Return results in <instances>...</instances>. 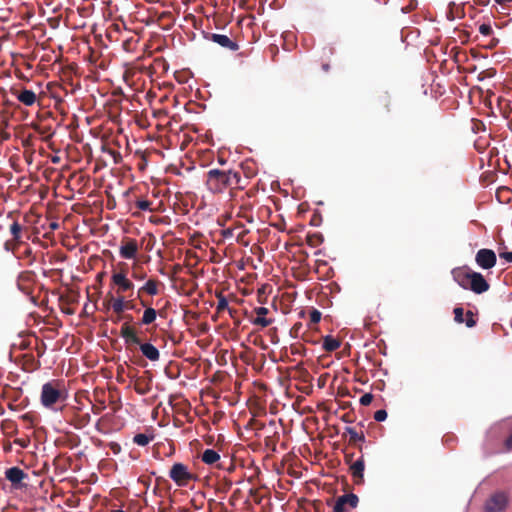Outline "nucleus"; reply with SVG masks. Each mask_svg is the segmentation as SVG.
Segmentation results:
<instances>
[{"mask_svg":"<svg viewBox=\"0 0 512 512\" xmlns=\"http://www.w3.org/2000/svg\"><path fill=\"white\" fill-rule=\"evenodd\" d=\"M205 185L213 194H223L226 191L233 199L237 191L244 187L241 185V175L233 170L211 169L206 173Z\"/></svg>","mask_w":512,"mask_h":512,"instance_id":"1","label":"nucleus"},{"mask_svg":"<svg viewBox=\"0 0 512 512\" xmlns=\"http://www.w3.org/2000/svg\"><path fill=\"white\" fill-rule=\"evenodd\" d=\"M67 398V391L63 382L53 380L45 383L41 391V403L46 408H52L58 402H64Z\"/></svg>","mask_w":512,"mask_h":512,"instance_id":"2","label":"nucleus"},{"mask_svg":"<svg viewBox=\"0 0 512 512\" xmlns=\"http://www.w3.org/2000/svg\"><path fill=\"white\" fill-rule=\"evenodd\" d=\"M169 477L179 487L187 486L190 481L195 479V475L192 474L183 463L173 464L169 471Z\"/></svg>","mask_w":512,"mask_h":512,"instance_id":"3","label":"nucleus"},{"mask_svg":"<svg viewBox=\"0 0 512 512\" xmlns=\"http://www.w3.org/2000/svg\"><path fill=\"white\" fill-rule=\"evenodd\" d=\"M507 505V494L502 491L496 492L485 502L484 512H502Z\"/></svg>","mask_w":512,"mask_h":512,"instance_id":"4","label":"nucleus"},{"mask_svg":"<svg viewBox=\"0 0 512 512\" xmlns=\"http://www.w3.org/2000/svg\"><path fill=\"white\" fill-rule=\"evenodd\" d=\"M111 281L117 287L116 292L119 296L134 289L133 282L127 278L124 270L114 272L111 276Z\"/></svg>","mask_w":512,"mask_h":512,"instance_id":"5","label":"nucleus"},{"mask_svg":"<svg viewBox=\"0 0 512 512\" xmlns=\"http://www.w3.org/2000/svg\"><path fill=\"white\" fill-rule=\"evenodd\" d=\"M357 495L350 493L344 494L336 499L333 505V512H350L358 504Z\"/></svg>","mask_w":512,"mask_h":512,"instance_id":"6","label":"nucleus"},{"mask_svg":"<svg viewBox=\"0 0 512 512\" xmlns=\"http://www.w3.org/2000/svg\"><path fill=\"white\" fill-rule=\"evenodd\" d=\"M475 261L479 267L488 270L496 265L497 257L493 250L483 248L476 253Z\"/></svg>","mask_w":512,"mask_h":512,"instance_id":"7","label":"nucleus"},{"mask_svg":"<svg viewBox=\"0 0 512 512\" xmlns=\"http://www.w3.org/2000/svg\"><path fill=\"white\" fill-rule=\"evenodd\" d=\"M489 288L490 284L484 276L479 272L473 271L465 290H471L476 294H482L487 292Z\"/></svg>","mask_w":512,"mask_h":512,"instance_id":"8","label":"nucleus"},{"mask_svg":"<svg viewBox=\"0 0 512 512\" xmlns=\"http://www.w3.org/2000/svg\"><path fill=\"white\" fill-rule=\"evenodd\" d=\"M201 460L206 465H214L218 469H226L225 462L221 460L220 454L214 449H206L201 454ZM234 466L230 463L227 468L228 471H232Z\"/></svg>","mask_w":512,"mask_h":512,"instance_id":"9","label":"nucleus"},{"mask_svg":"<svg viewBox=\"0 0 512 512\" xmlns=\"http://www.w3.org/2000/svg\"><path fill=\"white\" fill-rule=\"evenodd\" d=\"M162 283L157 279H149L137 292V298L140 299V303L143 307H146L148 303L142 299L143 294L150 296L157 295L159 293V286Z\"/></svg>","mask_w":512,"mask_h":512,"instance_id":"10","label":"nucleus"},{"mask_svg":"<svg viewBox=\"0 0 512 512\" xmlns=\"http://www.w3.org/2000/svg\"><path fill=\"white\" fill-rule=\"evenodd\" d=\"M206 39L218 44L222 48H225L230 51H237L239 49V45L236 41L230 39L226 35L217 34V33H209L205 36Z\"/></svg>","mask_w":512,"mask_h":512,"instance_id":"11","label":"nucleus"},{"mask_svg":"<svg viewBox=\"0 0 512 512\" xmlns=\"http://www.w3.org/2000/svg\"><path fill=\"white\" fill-rule=\"evenodd\" d=\"M473 270L468 266H461L452 269L451 274L454 281L463 289L466 288Z\"/></svg>","mask_w":512,"mask_h":512,"instance_id":"12","label":"nucleus"},{"mask_svg":"<svg viewBox=\"0 0 512 512\" xmlns=\"http://www.w3.org/2000/svg\"><path fill=\"white\" fill-rule=\"evenodd\" d=\"M138 244L135 239L125 238L120 246L119 253L124 259H133L138 253Z\"/></svg>","mask_w":512,"mask_h":512,"instance_id":"13","label":"nucleus"},{"mask_svg":"<svg viewBox=\"0 0 512 512\" xmlns=\"http://www.w3.org/2000/svg\"><path fill=\"white\" fill-rule=\"evenodd\" d=\"M11 93L25 106H33L37 101V96L32 90L12 88Z\"/></svg>","mask_w":512,"mask_h":512,"instance_id":"14","label":"nucleus"},{"mask_svg":"<svg viewBox=\"0 0 512 512\" xmlns=\"http://www.w3.org/2000/svg\"><path fill=\"white\" fill-rule=\"evenodd\" d=\"M364 469L365 462L363 457L350 464L349 470L355 484H362L364 482Z\"/></svg>","mask_w":512,"mask_h":512,"instance_id":"15","label":"nucleus"},{"mask_svg":"<svg viewBox=\"0 0 512 512\" xmlns=\"http://www.w3.org/2000/svg\"><path fill=\"white\" fill-rule=\"evenodd\" d=\"M120 336L124 339L127 345L140 344L141 339L137 335L135 329L132 326H130L128 322L122 324L120 329Z\"/></svg>","mask_w":512,"mask_h":512,"instance_id":"16","label":"nucleus"},{"mask_svg":"<svg viewBox=\"0 0 512 512\" xmlns=\"http://www.w3.org/2000/svg\"><path fill=\"white\" fill-rule=\"evenodd\" d=\"M105 305L107 308H112L113 312L117 315L123 314V312L128 308L124 295H118V297L110 295V299L105 301Z\"/></svg>","mask_w":512,"mask_h":512,"instance_id":"17","label":"nucleus"},{"mask_svg":"<svg viewBox=\"0 0 512 512\" xmlns=\"http://www.w3.org/2000/svg\"><path fill=\"white\" fill-rule=\"evenodd\" d=\"M5 477L13 485H18L27 477V474L19 467H11L5 471Z\"/></svg>","mask_w":512,"mask_h":512,"instance_id":"18","label":"nucleus"},{"mask_svg":"<svg viewBox=\"0 0 512 512\" xmlns=\"http://www.w3.org/2000/svg\"><path fill=\"white\" fill-rule=\"evenodd\" d=\"M35 273L32 271L22 272L18 277V287L26 294L30 293V283L34 282Z\"/></svg>","mask_w":512,"mask_h":512,"instance_id":"19","label":"nucleus"},{"mask_svg":"<svg viewBox=\"0 0 512 512\" xmlns=\"http://www.w3.org/2000/svg\"><path fill=\"white\" fill-rule=\"evenodd\" d=\"M254 312L258 315L255 319L252 320V324L261 326V327H268L272 324L273 320L269 318H265L264 315H266L269 310L266 307H256L254 309Z\"/></svg>","mask_w":512,"mask_h":512,"instance_id":"20","label":"nucleus"},{"mask_svg":"<svg viewBox=\"0 0 512 512\" xmlns=\"http://www.w3.org/2000/svg\"><path fill=\"white\" fill-rule=\"evenodd\" d=\"M140 346V350L142 354L149 359L150 361H158L160 358L159 350L152 345L151 343H141L138 344Z\"/></svg>","mask_w":512,"mask_h":512,"instance_id":"21","label":"nucleus"},{"mask_svg":"<svg viewBox=\"0 0 512 512\" xmlns=\"http://www.w3.org/2000/svg\"><path fill=\"white\" fill-rule=\"evenodd\" d=\"M341 345V341L334 338L331 335H327L323 338V350L326 352H333L337 350Z\"/></svg>","mask_w":512,"mask_h":512,"instance_id":"22","label":"nucleus"},{"mask_svg":"<svg viewBox=\"0 0 512 512\" xmlns=\"http://www.w3.org/2000/svg\"><path fill=\"white\" fill-rule=\"evenodd\" d=\"M344 434L349 436V443L351 444L365 441L364 434L362 432L358 433L354 427H346Z\"/></svg>","mask_w":512,"mask_h":512,"instance_id":"23","label":"nucleus"},{"mask_svg":"<svg viewBox=\"0 0 512 512\" xmlns=\"http://www.w3.org/2000/svg\"><path fill=\"white\" fill-rule=\"evenodd\" d=\"M156 317H157V311L152 307L146 306V309L144 310L143 316L141 319V324L149 325L156 320Z\"/></svg>","mask_w":512,"mask_h":512,"instance_id":"24","label":"nucleus"},{"mask_svg":"<svg viewBox=\"0 0 512 512\" xmlns=\"http://www.w3.org/2000/svg\"><path fill=\"white\" fill-rule=\"evenodd\" d=\"M22 230H23V227L22 225H20L17 221H14L10 226H9V231L12 235V239L17 242V243H20L21 242V235H22Z\"/></svg>","mask_w":512,"mask_h":512,"instance_id":"25","label":"nucleus"},{"mask_svg":"<svg viewBox=\"0 0 512 512\" xmlns=\"http://www.w3.org/2000/svg\"><path fill=\"white\" fill-rule=\"evenodd\" d=\"M153 438L154 436L152 434L147 435L144 433H139L134 436L133 442L139 446H146L153 440Z\"/></svg>","mask_w":512,"mask_h":512,"instance_id":"26","label":"nucleus"},{"mask_svg":"<svg viewBox=\"0 0 512 512\" xmlns=\"http://www.w3.org/2000/svg\"><path fill=\"white\" fill-rule=\"evenodd\" d=\"M306 242L311 247H317L323 242V237L319 233L308 234L306 237Z\"/></svg>","mask_w":512,"mask_h":512,"instance_id":"27","label":"nucleus"},{"mask_svg":"<svg viewBox=\"0 0 512 512\" xmlns=\"http://www.w3.org/2000/svg\"><path fill=\"white\" fill-rule=\"evenodd\" d=\"M321 312L315 308H312V310L309 313V327L312 328L313 325H316L321 320Z\"/></svg>","mask_w":512,"mask_h":512,"instance_id":"28","label":"nucleus"},{"mask_svg":"<svg viewBox=\"0 0 512 512\" xmlns=\"http://www.w3.org/2000/svg\"><path fill=\"white\" fill-rule=\"evenodd\" d=\"M216 297L218 299L216 311L219 313L228 308V301H227L226 297L221 292L217 293Z\"/></svg>","mask_w":512,"mask_h":512,"instance_id":"29","label":"nucleus"},{"mask_svg":"<svg viewBox=\"0 0 512 512\" xmlns=\"http://www.w3.org/2000/svg\"><path fill=\"white\" fill-rule=\"evenodd\" d=\"M134 389L139 395H145L150 391L148 383L142 380H138L135 383Z\"/></svg>","mask_w":512,"mask_h":512,"instance_id":"30","label":"nucleus"},{"mask_svg":"<svg viewBox=\"0 0 512 512\" xmlns=\"http://www.w3.org/2000/svg\"><path fill=\"white\" fill-rule=\"evenodd\" d=\"M454 320L457 322V323H463L464 322V309L462 307H456L454 308Z\"/></svg>","mask_w":512,"mask_h":512,"instance_id":"31","label":"nucleus"},{"mask_svg":"<svg viewBox=\"0 0 512 512\" xmlns=\"http://www.w3.org/2000/svg\"><path fill=\"white\" fill-rule=\"evenodd\" d=\"M466 326L469 328H472L476 325V320L474 318V313L470 310L466 312V320H465Z\"/></svg>","mask_w":512,"mask_h":512,"instance_id":"32","label":"nucleus"},{"mask_svg":"<svg viewBox=\"0 0 512 512\" xmlns=\"http://www.w3.org/2000/svg\"><path fill=\"white\" fill-rule=\"evenodd\" d=\"M479 32L484 36H490L493 33V29L490 24L483 23L479 27Z\"/></svg>","mask_w":512,"mask_h":512,"instance_id":"33","label":"nucleus"},{"mask_svg":"<svg viewBox=\"0 0 512 512\" xmlns=\"http://www.w3.org/2000/svg\"><path fill=\"white\" fill-rule=\"evenodd\" d=\"M151 202L145 199L137 200L136 207L142 211L150 209Z\"/></svg>","mask_w":512,"mask_h":512,"instance_id":"34","label":"nucleus"},{"mask_svg":"<svg viewBox=\"0 0 512 512\" xmlns=\"http://www.w3.org/2000/svg\"><path fill=\"white\" fill-rule=\"evenodd\" d=\"M386 418H387V412L384 409L377 410L374 413V419L378 422H382V421L386 420Z\"/></svg>","mask_w":512,"mask_h":512,"instance_id":"35","label":"nucleus"},{"mask_svg":"<svg viewBox=\"0 0 512 512\" xmlns=\"http://www.w3.org/2000/svg\"><path fill=\"white\" fill-rule=\"evenodd\" d=\"M373 400V395L371 393H366L361 396L360 404L363 406H368Z\"/></svg>","mask_w":512,"mask_h":512,"instance_id":"36","label":"nucleus"},{"mask_svg":"<svg viewBox=\"0 0 512 512\" xmlns=\"http://www.w3.org/2000/svg\"><path fill=\"white\" fill-rule=\"evenodd\" d=\"M29 258V264H31L33 261H34V256H33V252H32V249L31 248H26L25 251L23 252V256L22 258Z\"/></svg>","mask_w":512,"mask_h":512,"instance_id":"37","label":"nucleus"},{"mask_svg":"<svg viewBox=\"0 0 512 512\" xmlns=\"http://www.w3.org/2000/svg\"><path fill=\"white\" fill-rule=\"evenodd\" d=\"M90 422V415L88 413L81 415L79 417V424L80 426H85Z\"/></svg>","mask_w":512,"mask_h":512,"instance_id":"38","label":"nucleus"},{"mask_svg":"<svg viewBox=\"0 0 512 512\" xmlns=\"http://www.w3.org/2000/svg\"><path fill=\"white\" fill-rule=\"evenodd\" d=\"M499 257L507 262H512V252H500Z\"/></svg>","mask_w":512,"mask_h":512,"instance_id":"39","label":"nucleus"},{"mask_svg":"<svg viewBox=\"0 0 512 512\" xmlns=\"http://www.w3.org/2000/svg\"><path fill=\"white\" fill-rule=\"evenodd\" d=\"M132 277L135 279V280H144L145 277H146V274L144 272H137V271H134L132 273Z\"/></svg>","mask_w":512,"mask_h":512,"instance_id":"40","label":"nucleus"},{"mask_svg":"<svg viewBox=\"0 0 512 512\" xmlns=\"http://www.w3.org/2000/svg\"><path fill=\"white\" fill-rule=\"evenodd\" d=\"M104 409H105V405L104 404H102L101 406H96V405L92 406V412L94 414H100Z\"/></svg>","mask_w":512,"mask_h":512,"instance_id":"41","label":"nucleus"},{"mask_svg":"<svg viewBox=\"0 0 512 512\" xmlns=\"http://www.w3.org/2000/svg\"><path fill=\"white\" fill-rule=\"evenodd\" d=\"M505 446L507 449H512V433L505 441Z\"/></svg>","mask_w":512,"mask_h":512,"instance_id":"42","label":"nucleus"},{"mask_svg":"<svg viewBox=\"0 0 512 512\" xmlns=\"http://www.w3.org/2000/svg\"><path fill=\"white\" fill-rule=\"evenodd\" d=\"M301 327H302V324L300 322L295 323L294 326L292 327L291 331L298 333V331L300 330Z\"/></svg>","mask_w":512,"mask_h":512,"instance_id":"43","label":"nucleus"},{"mask_svg":"<svg viewBox=\"0 0 512 512\" xmlns=\"http://www.w3.org/2000/svg\"><path fill=\"white\" fill-rule=\"evenodd\" d=\"M227 310H228V312H229V315H230L232 318H234V317H235V315L237 314V310H236V309H234V308H230V307H228V308H227Z\"/></svg>","mask_w":512,"mask_h":512,"instance_id":"44","label":"nucleus"},{"mask_svg":"<svg viewBox=\"0 0 512 512\" xmlns=\"http://www.w3.org/2000/svg\"><path fill=\"white\" fill-rule=\"evenodd\" d=\"M509 191L510 190L508 188L503 187L497 191V196L500 197L502 193H508Z\"/></svg>","mask_w":512,"mask_h":512,"instance_id":"45","label":"nucleus"},{"mask_svg":"<svg viewBox=\"0 0 512 512\" xmlns=\"http://www.w3.org/2000/svg\"><path fill=\"white\" fill-rule=\"evenodd\" d=\"M352 458H353V454H346L345 455L346 463L351 464Z\"/></svg>","mask_w":512,"mask_h":512,"instance_id":"46","label":"nucleus"},{"mask_svg":"<svg viewBox=\"0 0 512 512\" xmlns=\"http://www.w3.org/2000/svg\"><path fill=\"white\" fill-rule=\"evenodd\" d=\"M496 3L500 4V5H506L510 2H512V0H495Z\"/></svg>","mask_w":512,"mask_h":512,"instance_id":"47","label":"nucleus"},{"mask_svg":"<svg viewBox=\"0 0 512 512\" xmlns=\"http://www.w3.org/2000/svg\"><path fill=\"white\" fill-rule=\"evenodd\" d=\"M223 235H224V237L232 236L233 232L231 229H226L223 231Z\"/></svg>","mask_w":512,"mask_h":512,"instance_id":"48","label":"nucleus"},{"mask_svg":"<svg viewBox=\"0 0 512 512\" xmlns=\"http://www.w3.org/2000/svg\"><path fill=\"white\" fill-rule=\"evenodd\" d=\"M50 228L53 229V230H56V229L59 228V224L56 223V222H53V223L50 224Z\"/></svg>","mask_w":512,"mask_h":512,"instance_id":"49","label":"nucleus"},{"mask_svg":"<svg viewBox=\"0 0 512 512\" xmlns=\"http://www.w3.org/2000/svg\"><path fill=\"white\" fill-rule=\"evenodd\" d=\"M123 318H125V319L127 320V322H128V323H129V322H131V321L133 320V316H132V315H130V314L123 316Z\"/></svg>","mask_w":512,"mask_h":512,"instance_id":"50","label":"nucleus"},{"mask_svg":"<svg viewBox=\"0 0 512 512\" xmlns=\"http://www.w3.org/2000/svg\"><path fill=\"white\" fill-rule=\"evenodd\" d=\"M122 318H123L122 314L121 315H117V317L115 319H113V322L114 323H118Z\"/></svg>","mask_w":512,"mask_h":512,"instance_id":"51","label":"nucleus"},{"mask_svg":"<svg viewBox=\"0 0 512 512\" xmlns=\"http://www.w3.org/2000/svg\"><path fill=\"white\" fill-rule=\"evenodd\" d=\"M126 303L128 304V308L127 309H133L134 308V305L131 301H126Z\"/></svg>","mask_w":512,"mask_h":512,"instance_id":"52","label":"nucleus"},{"mask_svg":"<svg viewBox=\"0 0 512 512\" xmlns=\"http://www.w3.org/2000/svg\"><path fill=\"white\" fill-rule=\"evenodd\" d=\"M477 2L479 4H482V5H486L487 4V1H485V0H477Z\"/></svg>","mask_w":512,"mask_h":512,"instance_id":"53","label":"nucleus"},{"mask_svg":"<svg viewBox=\"0 0 512 512\" xmlns=\"http://www.w3.org/2000/svg\"><path fill=\"white\" fill-rule=\"evenodd\" d=\"M232 485V482L231 481H228L227 483H225V486H227L228 488H230Z\"/></svg>","mask_w":512,"mask_h":512,"instance_id":"54","label":"nucleus"},{"mask_svg":"<svg viewBox=\"0 0 512 512\" xmlns=\"http://www.w3.org/2000/svg\"><path fill=\"white\" fill-rule=\"evenodd\" d=\"M497 43H498V41H497V40H495V41H494V43L490 45V47H494V46H496V45H497Z\"/></svg>","mask_w":512,"mask_h":512,"instance_id":"55","label":"nucleus"},{"mask_svg":"<svg viewBox=\"0 0 512 512\" xmlns=\"http://www.w3.org/2000/svg\"><path fill=\"white\" fill-rule=\"evenodd\" d=\"M113 446H115V447H113V450H116V447L119 449L118 444H114Z\"/></svg>","mask_w":512,"mask_h":512,"instance_id":"56","label":"nucleus"},{"mask_svg":"<svg viewBox=\"0 0 512 512\" xmlns=\"http://www.w3.org/2000/svg\"><path fill=\"white\" fill-rule=\"evenodd\" d=\"M113 446H115V447H113V450H116V447L119 449L118 444H114Z\"/></svg>","mask_w":512,"mask_h":512,"instance_id":"57","label":"nucleus"},{"mask_svg":"<svg viewBox=\"0 0 512 512\" xmlns=\"http://www.w3.org/2000/svg\"><path fill=\"white\" fill-rule=\"evenodd\" d=\"M114 512H125V511H123V510H115Z\"/></svg>","mask_w":512,"mask_h":512,"instance_id":"58","label":"nucleus"}]
</instances>
